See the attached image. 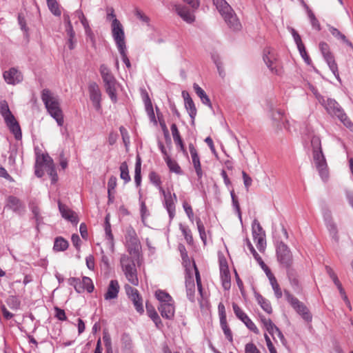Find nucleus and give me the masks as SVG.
<instances>
[{
    "label": "nucleus",
    "instance_id": "obj_1",
    "mask_svg": "<svg viewBox=\"0 0 353 353\" xmlns=\"http://www.w3.org/2000/svg\"><path fill=\"white\" fill-rule=\"evenodd\" d=\"M308 138L310 139L313 160L316 168L322 180L326 181L329 177V170L322 150L321 139L319 136L314 134L313 132L311 133L308 132Z\"/></svg>",
    "mask_w": 353,
    "mask_h": 353
},
{
    "label": "nucleus",
    "instance_id": "obj_2",
    "mask_svg": "<svg viewBox=\"0 0 353 353\" xmlns=\"http://www.w3.org/2000/svg\"><path fill=\"white\" fill-rule=\"evenodd\" d=\"M41 100L49 114L55 119L59 126H62L64 119L58 97L54 96L50 90L43 89L41 92Z\"/></svg>",
    "mask_w": 353,
    "mask_h": 353
},
{
    "label": "nucleus",
    "instance_id": "obj_3",
    "mask_svg": "<svg viewBox=\"0 0 353 353\" xmlns=\"http://www.w3.org/2000/svg\"><path fill=\"white\" fill-rule=\"evenodd\" d=\"M112 36L117 46L121 59L125 66H131L130 60L126 54L125 33L122 24L118 19L111 23Z\"/></svg>",
    "mask_w": 353,
    "mask_h": 353
},
{
    "label": "nucleus",
    "instance_id": "obj_4",
    "mask_svg": "<svg viewBox=\"0 0 353 353\" xmlns=\"http://www.w3.org/2000/svg\"><path fill=\"white\" fill-rule=\"evenodd\" d=\"M0 114L3 118L10 131L14 135L15 139H21L22 133L20 125L10 111L8 103L6 100L0 101Z\"/></svg>",
    "mask_w": 353,
    "mask_h": 353
},
{
    "label": "nucleus",
    "instance_id": "obj_5",
    "mask_svg": "<svg viewBox=\"0 0 353 353\" xmlns=\"http://www.w3.org/2000/svg\"><path fill=\"white\" fill-rule=\"evenodd\" d=\"M327 110V112L332 115H334L347 128L352 129L353 123L348 119L346 114L344 112L340 105L332 99H324V103H321Z\"/></svg>",
    "mask_w": 353,
    "mask_h": 353
},
{
    "label": "nucleus",
    "instance_id": "obj_6",
    "mask_svg": "<svg viewBox=\"0 0 353 353\" xmlns=\"http://www.w3.org/2000/svg\"><path fill=\"white\" fill-rule=\"evenodd\" d=\"M122 270L127 280L134 286L139 285V281L137 276V270L132 257L128 255H122L120 260Z\"/></svg>",
    "mask_w": 353,
    "mask_h": 353
},
{
    "label": "nucleus",
    "instance_id": "obj_7",
    "mask_svg": "<svg viewBox=\"0 0 353 353\" xmlns=\"http://www.w3.org/2000/svg\"><path fill=\"white\" fill-rule=\"evenodd\" d=\"M101 74L107 94L109 95L111 101L113 103L117 102V97L116 93V79L110 71L109 68H101Z\"/></svg>",
    "mask_w": 353,
    "mask_h": 353
},
{
    "label": "nucleus",
    "instance_id": "obj_8",
    "mask_svg": "<svg viewBox=\"0 0 353 353\" xmlns=\"http://www.w3.org/2000/svg\"><path fill=\"white\" fill-rule=\"evenodd\" d=\"M284 294L286 297L287 301L294 308V310L301 316V317L307 322L312 321V316L310 314L308 308L305 304L301 302L297 298L294 296L290 293L289 291L285 290Z\"/></svg>",
    "mask_w": 353,
    "mask_h": 353
},
{
    "label": "nucleus",
    "instance_id": "obj_9",
    "mask_svg": "<svg viewBox=\"0 0 353 353\" xmlns=\"http://www.w3.org/2000/svg\"><path fill=\"white\" fill-rule=\"evenodd\" d=\"M125 240L128 243V251L133 257H139L141 249L140 241L133 228L129 227L126 230Z\"/></svg>",
    "mask_w": 353,
    "mask_h": 353
},
{
    "label": "nucleus",
    "instance_id": "obj_10",
    "mask_svg": "<svg viewBox=\"0 0 353 353\" xmlns=\"http://www.w3.org/2000/svg\"><path fill=\"white\" fill-rule=\"evenodd\" d=\"M160 193L163 196V206L168 213L170 219L172 220L175 216L176 203L177 201L176 195L174 193L172 194L170 191H165L162 187H160Z\"/></svg>",
    "mask_w": 353,
    "mask_h": 353
},
{
    "label": "nucleus",
    "instance_id": "obj_11",
    "mask_svg": "<svg viewBox=\"0 0 353 353\" xmlns=\"http://www.w3.org/2000/svg\"><path fill=\"white\" fill-rule=\"evenodd\" d=\"M252 236L256 247L260 252L265 250L266 245L265 234L260 223L254 219L252 224Z\"/></svg>",
    "mask_w": 353,
    "mask_h": 353
},
{
    "label": "nucleus",
    "instance_id": "obj_12",
    "mask_svg": "<svg viewBox=\"0 0 353 353\" xmlns=\"http://www.w3.org/2000/svg\"><path fill=\"white\" fill-rule=\"evenodd\" d=\"M276 255L278 261L285 268H289L291 266L292 261V253L288 245L282 241L279 242L276 246Z\"/></svg>",
    "mask_w": 353,
    "mask_h": 353
},
{
    "label": "nucleus",
    "instance_id": "obj_13",
    "mask_svg": "<svg viewBox=\"0 0 353 353\" xmlns=\"http://www.w3.org/2000/svg\"><path fill=\"white\" fill-rule=\"evenodd\" d=\"M124 289L128 297L132 301L137 312L142 314L144 312L143 306V299L139 293V291L130 286L129 284L124 285Z\"/></svg>",
    "mask_w": 353,
    "mask_h": 353
},
{
    "label": "nucleus",
    "instance_id": "obj_14",
    "mask_svg": "<svg viewBox=\"0 0 353 353\" xmlns=\"http://www.w3.org/2000/svg\"><path fill=\"white\" fill-rule=\"evenodd\" d=\"M88 92L94 108L99 111L101 109V92L99 85L95 82H90L88 85Z\"/></svg>",
    "mask_w": 353,
    "mask_h": 353
},
{
    "label": "nucleus",
    "instance_id": "obj_15",
    "mask_svg": "<svg viewBox=\"0 0 353 353\" xmlns=\"http://www.w3.org/2000/svg\"><path fill=\"white\" fill-rule=\"evenodd\" d=\"M63 20L65 23V31L68 37L67 45L70 50H73L75 48L77 41L75 39V32L73 29L68 14H63Z\"/></svg>",
    "mask_w": 353,
    "mask_h": 353
},
{
    "label": "nucleus",
    "instance_id": "obj_16",
    "mask_svg": "<svg viewBox=\"0 0 353 353\" xmlns=\"http://www.w3.org/2000/svg\"><path fill=\"white\" fill-rule=\"evenodd\" d=\"M323 219L330 235L336 241L338 242L339 236L338 234V229L336 223L334 222L332 217L331 212L326 210L323 213Z\"/></svg>",
    "mask_w": 353,
    "mask_h": 353
},
{
    "label": "nucleus",
    "instance_id": "obj_17",
    "mask_svg": "<svg viewBox=\"0 0 353 353\" xmlns=\"http://www.w3.org/2000/svg\"><path fill=\"white\" fill-rule=\"evenodd\" d=\"M3 78L7 83L14 85L23 80V75L17 68H9L8 70L4 71Z\"/></svg>",
    "mask_w": 353,
    "mask_h": 353
},
{
    "label": "nucleus",
    "instance_id": "obj_18",
    "mask_svg": "<svg viewBox=\"0 0 353 353\" xmlns=\"http://www.w3.org/2000/svg\"><path fill=\"white\" fill-rule=\"evenodd\" d=\"M225 22L232 31H240L242 28L241 23L234 12V10L222 16Z\"/></svg>",
    "mask_w": 353,
    "mask_h": 353
},
{
    "label": "nucleus",
    "instance_id": "obj_19",
    "mask_svg": "<svg viewBox=\"0 0 353 353\" xmlns=\"http://www.w3.org/2000/svg\"><path fill=\"white\" fill-rule=\"evenodd\" d=\"M173 10H174L183 21L188 23H192L195 20L193 13L185 6L181 5H174Z\"/></svg>",
    "mask_w": 353,
    "mask_h": 353
},
{
    "label": "nucleus",
    "instance_id": "obj_20",
    "mask_svg": "<svg viewBox=\"0 0 353 353\" xmlns=\"http://www.w3.org/2000/svg\"><path fill=\"white\" fill-rule=\"evenodd\" d=\"M189 150L196 175L199 179H201L203 176V171L201 169L200 159L194 144L192 143H189Z\"/></svg>",
    "mask_w": 353,
    "mask_h": 353
},
{
    "label": "nucleus",
    "instance_id": "obj_21",
    "mask_svg": "<svg viewBox=\"0 0 353 353\" xmlns=\"http://www.w3.org/2000/svg\"><path fill=\"white\" fill-rule=\"evenodd\" d=\"M6 201V208L19 214L24 212L25 205L17 197L14 196H9Z\"/></svg>",
    "mask_w": 353,
    "mask_h": 353
},
{
    "label": "nucleus",
    "instance_id": "obj_22",
    "mask_svg": "<svg viewBox=\"0 0 353 353\" xmlns=\"http://www.w3.org/2000/svg\"><path fill=\"white\" fill-rule=\"evenodd\" d=\"M59 210L61 216L70 221L72 223L77 225L79 222V219L76 212L69 209L65 205L61 203L60 201L58 203Z\"/></svg>",
    "mask_w": 353,
    "mask_h": 353
},
{
    "label": "nucleus",
    "instance_id": "obj_23",
    "mask_svg": "<svg viewBox=\"0 0 353 353\" xmlns=\"http://www.w3.org/2000/svg\"><path fill=\"white\" fill-rule=\"evenodd\" d=\"M120 286L117 280H111L104 294L105 300L109 301L117 299Z\"/></svg>",
    "mask_w": 353,
    "mask_h": 353
},
{
    "label": "nucleus",
    "instance_id": "obj_24",
    "mask_svg": "<svg viewBox=\"0 0 353 353\" xmlns=\"http://www.w3.org/2000/svg\"><path fill=\"white\" fill-rule=\"evenodd\" d=\"M158 310L163 318L172 319L175 313L174 301L159 304Z\"/></svg>",
    "mask_w": 353,
    "mask_h": 353
},
{
    "label": "nucleus",
    "instance_id": "obj_25",
    "mask_svg": "<svg viewBox=\"0 0 353 353\" xmlns=\"http://www.w3.org/2000/svg\"><path fill=\"white\" fill-rule=\"evenodd\" d=\"M290 32L292 33V35L297 46V48L300 52L301 57L304 59L305 63L309 65L310 63V59L306 53L305 46L302 43L300 35L294 28H291Z\"/></svg>",
    "mask_w": 353,
    "mask_h": 353
},
{
    "label": "nucleus",
    "instance_id": "obj_26",
    "mask_svg": "<svg viewBox=\"0 0 353 353\" xmlns=\"http://www.w3.org/2000/svg\"><path fill=\"white\" fill-rule=\"evenodd\" d=\"M182 96L184 99L185 108L188 110L190 117L192 119V121H194L196 115V108L195 105L187 91H183Z\"/></svg>",
    "mask_w": 353,
    "mask_h": 353
},
{
    "label": "nucleus",
    "instance_id": "obj_27",
    "mask_svg": "<svg viewBox=\"0 0 353 353\" xmlns=\"http://www.w3.org/2000/svg\"><path fill=\"white\" fill-rule=\"evenodd\" d=\"M185 288L188 299L191 302L195 301V284L193 277L190 274L185 276Z\"/></svg>",
    "mask_w": 353,
    "mask_h": 353
},
{
    "label": "nucleus",
    "instance_id": "obj_28",
    "mask_svg": "<svg viewBox=\"0 0 353 353\" xmlns=\"http://www.w3.org/2000/svg\"><path fill=\"white\" fill-rule=\"evenodd\" d=\"M263 59L267 66H272L276 63V54L271 48H265L263 50Z\"/></svg>",
    "mask_w": 353,
    "mask_h": 353
},
{
    "label": "nucleus",
    "instance_id": "obj_29",
    "mask_svg": "<svg viewBox=\"0 0 353 353\" xmlns=\"http://www.w3.org/2000/svg\"><path fill=\"white\" fill-rule=\"evenodd\" d=\"M212 1L221 16L233 10L225 0H212Z\"/></svg>",
    "mask_w": 353,
    "mask_h": 353
},
{
    "label": "nucleus",
    "instance_id": "obj_30",
    "mask_svg": "<svg viewBox=\"0 0 353 353\" xmlns=\"http://www.w3.org/2000/svg\"><path fill=\"white\" fill-rule=\"evenodd\" d=\"M146 310H147V313H148L149 317L155 323V325L157 326V327L159 329L161 328L163 326V323H162V321H161L158 313L157 312V311L155 310L154 307L150 305H148L147 303L146 304Z\"/></svg>",
    "mask_w": 353,
    "mask_h": 353
},
{
    "label": "nucleus",
    "instance_id": "obj_31",
    "mask_svg": "<svg viewBox=\"0 0 353 353\" xmlns=\"http://www.w3.org/2000/svg\"><path fill=\"white\" fill-rule=\"evenodd\" d=\"M220 276L222 282V286L224 288V290H229L231 286V281L230 273L228 270V268L223 267V268H221V271H220Z\"/></svg>",
    "mask_w": 353,
    "mask_h": 353
},
{
    "label": "nucleus",
    "instance_id": "obj_32",
    "mask_svg": "<svg viewBox=\"0 0 353 353\" xmlns=\"http://www.w3.org/2000/svg\"><path fill=\"white\" fill-rule=\"evenodd\" d=\"M193 88L198 95V97L201 99L202 103L209 107H212V104L210 102V99L206 94L205 92L196 83H194Z\"/></svg>",
    "mask_w": 353,
    "mask_h": 353
},
{
    "label": "nucleus",
    "instance_id": "obj_33",
    "mask_svg": "<svg viewBox=\"0 0 353 353\" xmlns=\"http://www.w3.org/2000/svg\"><path fill=\"white\" fill-rule=\"evenodd\" d=\"M267 275L269 277V280L270 282V284L272 285V288L274 290L275 296L279 299H281L283 296L282 290L276 279L274 276L271 274V272L269 271L268 273H267Z\"/></svg>",
    "mask_w": 353,
    "mask_h": 353
},
{
    "label": "nucleus",
    "instance_id": "obj_34",
    "mask_svg": "<svg viewBox=\"0 0 353 353\" xmlns=\"http://www.w3.org/2000/svg\"><path fill=\"white\" fill-rule=\"evenodd\" d=\"M329 31L335 38H336L339 40H341L343 43L350 46L351 48H353V45L352 42H350L346 38V37L343 34H342L337 28L331 26L329 28Z\"/></svg>",
    "mask_w": 353,
    "mask_h": 353
},
{
    "label": "nucleus",
    "instance_id": "obj_35",
    "mask_svg": "<svg viewBox=\"0 0 353 353\" xmlns=\"http://www.w3.org/2000/svg\"><path fill=\"white\" fill-rule=\"evenodd\" d=\"M155 297L160 302V304L173 302L172 297L165 291L158 290L155 292Z\"/></svg>",
    "mask_w": 353,
    "mask_h": 353
},
{
    "label": "nucleus",
    "instance_id": "obj_36",
    "mask_svg": "<svg viewBox=\"0 0 353 353\" xmlns=\"http://www.w3.org/2000/svg\"><path fill=\"white\" fill-rule=\"evenodd\" d=\"M287 274L288 277L289 279V281L290 282V284L293 289L295 291H297L299 290V280L297 278V275L295 272V271L292 269L290 267L289 268H287Z\"/></svg>",
    "mask_w": 353,
    "mask_h": 353
},
{
    "label": "nucleus",
    "instance_id": "obj_37",
    "mask_svg": "<svg viewBox=\"0 0 353 353\" xmlns=\"http://www.w3.org/2000/svg\"><path fill=\"white\" fill-rule=\"evenodd\" d=\"M141 161L140 157H137V161L134 169V182L137 187L140 186L141 183Z\"/></svg>",
    "mask_w": 353,
    "mask_h": 353
},
{
    "label": "nucleus",
    "instance_id": "obj_38",
    "mask_svg": "<svg viewBox=\"0 0 353 353\" xmlns=\"http://www.w3.org/2000/svg\"><path fill=\"white\" fill-rule=\"evenodd\" d=\"M68 247V242L63 237H57L54 240L53 249L57 252L65 251Z\"/></svg>",
    "mask_w": 353,
    "mask_h": 353
},
{
    "label": "nucleus",
    "instance_id": "obj_39",
    "mask_svg": "<svg viewBox=\"0 0 353 353\" xmlns=\"http://www.w3.org/2000/svg\"><path fill=\"white\" fill-rule=\"evenodd\" d=\"M165 161L171 172L178 174H181L183 173L181 167L176 161L171 159L170 157H165Z\"/></svg>",
    "mask_w": 353,
    "mask_h": 353
},
{
    "label": "nucleus",
    "instance_id": "obj_40",
    "mask_svg": "<svg viewBox=\"0 0 353 353\" xmlns=\"http://www.w3.org/2000/svg\"><path fill=\"white\" fill-rule=\"evenodd\" d=\"M256 298L258 303L261 305L264 311H265L268 314H271L272 312V308L269 301L265 299L261 294H257Z\"/></svg>",
    "mask_w": 353,
    "mask_h": 353
},
{
    "label": "nucleus",
    "instance_id": "obj_41",
    "mask_svg": "<svg viewBox=\"0 0 353 353\" xmlns=\"http://www.w3.org/2000/svg\"><path fill=\"white\" fill-rule=\"evenodd\" d=\"M68 283L73 286L77 293L83 292L82 280L81 281L79 278L70 277L68 279Z\"/></svg>",
    "mask_w": 353,
    "mask_h": 353
},
{
    "label": "nucleus",
    "instance_id": "obj_42",
    "mask_svg": "<svg viewBox=\"0 0 353 353\" xmlns=\"http://www.w3.org/2000/svg\"><path fill=\"white\" fill-rule=\"evenodd\" d=\"M261 321L265 327V330L269 332L270 334L273 336L274 334V332L278 327H276L274 323L271 321L270 319H267L265 317H261Z\"/></svg>",
    "mask_w": 353,
    "mask_h": 353
},
{
    "label": "nucleus",
    "instance_id": "obj_43",
    "mask_svg": "<svg viewBox=\"0 0 353 353\" xmlns=\"http://www.w3.org/2000/svg\"><path fill=\"white\" fill-rule=\"evenodd\" d=\"M120 177L121 179L124 181L125 183H127L130 181L131 178L129 174L128 166L125 161L121 163L120 165Z\"/></svg>",
    "mask_w": 353,
    "mask_h": 353
},
{
    "label": "nucleus",
    "instance_id": "obj_44",
    "mask_svg": "<svg viewBox=\"0 0 353 353\" xmlns=\"http://www.w3.org/2000/svg\"><path fill=\"white\" fill-rule=\"evenodd\" d=\"M53 163V160L48 154H42L41 156H38L36 160L37 165L47 167L48 165H51Z\"/></svg>",
    "mask_w": 353,
    "mask_h": 353
},
{
    "label": "nucleus",
    "instance_id": "obj_45",
    "mask_svg": "<svg viewBox=\"0 0 353 353\" xmlns=\"http://www.w3.org/2000/svg\"><path fill=\"white\" fill-rule=\"evenodd\" d=\"M105 232L106 238L110 241L111 245L113 246L114 237L111 230V225L110 223V217L108 214L105 218Z\"/></svg>",
    "mask_w": 353,
    "mask_h": 353
},
{
    "label": "nucleus",
    "instance_id": "obj_46",
    "mask_svg": "<svg viewBox=\"0 0 353 353\" xmlns=\"http://www.w3.org/2000/svg\"><path fill=\"white\" fill-rule=\"evenodd\" d=\"M220 325H221V327L226 339L230 342H232L233 341L232 333L230 328L229 327V326L228 325L227 320L220 321Z\"/></svg>",
    "mask_w": 353,
    "mask_h": 353
},
{
    "label": "nucleus",
    "instance_id": "obj_47",
    "mask_svg": "<svg viewBox=\"0 0 353 353\" xmlns=\"http://www.w3.org/2000/svg\"><path fill=\"white\" fill-rule=\"evenodd\" d=\"M48 8L55 16H60L61 12L59 8V4L56 0H46Z\"/></svg>",
    "mask_w": 353,
    "mask_h": 353
},
{
    "label": "nucleus",
    "instance_id": "obj_48",
    "mask_svg": "<svg viewBox=\"0 0 353 353\" xmlns=\"http://www.w3.org/2000/svg\"><path fill=\"white\" fill-rule=\"evenodd\" d=\"M232 308L236 316L242 322L249 317L236 303H232Z\"/></svg>",
    "mask_w": 353,
    "mask_h": 353
},
{
    "label": "nucleus",
    "instance_id": "obj_49",
    "mask_svg": "<svg viewBox=\"0 0 353 353\" xmlns=\"http://www.w3.org/2000/svg\"><path fill=\"white\" fill-rule=\"evenodd\" d=\"M306 12L312 28L318 31L321 30V25L312 10L310 9Z\"/></svg>",
    "mask_w": 353,
    "mask_h": 353
},
{
    "label": "nucleus",
    "instance_id": "obj_50",
    "mask_svg": "<svg viewBox=\"0 0 353 353\" xmlns=\"http://www.w3.org/2000/svg\"><path fill=\"white\" fill-rule=\"evenodd\" d=\"M247 246L252 254L253 255L254 258L258 261V263L261 265V267L265 266V263L263 262L261 257L259 256V254L256 252L254 248L253 247L252 244L250 241L249 239H247Z\"/></svg>",
    "mask_w": 353,
    "mask_h": 353
},
{
    "label": "nucleus",
    "instance_id": "obj_51",
    "mask_svg": "<svg viewBox=\"0 0 353 353\" xmlns=\"http://www.w3.org/2000/svg\"><path fill=\"white\" fill-rule=\"evenodd\" d=\"M7 305L12 310H18L21 305V301L15 296H10L6 301Z\"/></svg>",
    "mask_w": 353,
    "mask_h": 353
},
{
    "label": "nucleus",
    "instance_id": "obj_52",
    "mask_svg": "<svg viewBox=\"0 0 353 353\" xmlns=\"http://www.w3.org/2000/svg\"><path fill=\"white\" fill-rule=\"evenodd\" d=\"M82 283L83 288V292L86 290L88 292L91 293L94 290V285L90 278L88 276H83Z\"/></svg>",
    "mask_w": 353,
    "mask_h": 353
},
{
    "label": "nucleus",
    "instance_id": "obj_53",
    "mask_svg": "<svg viewBox=\"0 0 353 353\" xmlns=\"http://www.w3.org/2000/svg\"><path fill=\"white\" fill-rule=\"evenodd\" d=\"M46 171L48 174L50 175L52 179V182L56 183L58 180V176L56 171V169L54 168V163H51V165H48L47 167H46Z\"/></svg>",
    "mask_w": 353,
    "mask_h": 353
},
{
    "label": "nucleus",
    "instance_id": "obj_54",
    "mask_svg": "<svg viewBox=\"0 0 353 353\" xmlns=\"http://www.w3.org/2000/svg\"><path fill=\"white\" fill-rule=\"evenodd\" d=\"M180 229L186 241L190 244L192 243L193 242V238L191 230L188 228L183 227L182 225H180Z\"/></svg>",
    "mask_w": 353,
    "mask_h": 353
},
{
    "label": "nucleus",
    "instance_id": "obj_55",
    "mask_svg": "<svg viewBox=\"0 0 353 353\" xmlns=\"http://www.w3.org/2000/svg\"><path fill=\"white\" fill-rule=\"evenodd\" d=\"M230 195H231V198H232V201L233 207L234 208L236 212L238 214V216H239V219H241V210H240L239 203L237 198L236 197V195L234 194V191L233 190L230 192Z\"/></svg>",
    "mask_w": 353,
    "mask_h": 353
},
{
    "label": "nucleus",
    "instance_id": "obj_56",
    "mask_svg": "<svg viewBox=\"0 0 353 353\" xmlns=\"http://www.w3.org/2000/svg\"><path fill=\"white\" fill-rule=\"evenodd\" d=\"M145 110L150 116V118L154 119V113L152 105V102L148 97V95H146V99H145Z\"/></svg>",
    "mask_w": 353,
    "mask_h": 353
},
{
    "label": "nucleus",
    "instance_id": "obj_57",
    "mask_svg": "<svg viewBox=\"0 0 353 353\" xmlns=\"http://www.w3.org/2000/svg\"><path fill=\"white\" fill-rule=\"evenodd\" d=\"M149 177L150 181L156 186H157L159 188V190H160V187H161V181L159 175L154 172H152L150 173Z\"/></svg>",
    "mask_w": 353,
    "mask_h": 353
},
{
    "label": "nucleus",
    "instance_id": "obj_58",
    "mask_svg": "<svg viewBox=\"0 0 353 353\" xmlns=\"http://www.w3.org/2000/svg\"><path fill=\"white\" fill-rule=\"evenodd\" d=\"M194 268L195 270V277H196L197 288H198L200 295L201 296H203V288H202V284H201V279L199 272L195 263H194Z\"/></svg>",
    "mask_w": 353,
    "mask_h": 353
},
{
    "label": "nucleus",
    "instance_id": "obj_59",
    "mask_svg": "<svg viewBox=\"0 0 353 353\" xmlns=\"http://www.w3.org/2000/svg\"><path fill=\"white\" fill-rule=\"evenodd\" d=\"M245 326L251 331L254 332L255 334H259V330L254 323V322L248 317L245 321L243 322Z\"/></svg>",
    "mask_w": 353,
    "mask_h": 353
},
{
    "label": "nucleus",
    "instance_id": "obj_60",
    "mask_svg": "<svg viewBox=\"0 0 353 353\" xmlns=\"http://www.w3.org/2000/svg\"><path fill=\"white\" fill-rule=\"evenodd\" d=\"M323 57L328 66L336 65L334 57L331 51L328 52L327 54H323Z\"/></svg>",
    "mask_w": 353,
    "mask_h": 353
},
{
    "label": "nucleus",
    "instance_id": "obj_61",
    "mask_svg": "<svg viewBox=\"0 0 353 353\" xmlns=\"http://www.w3.org/2000/svg\"><path fill=\"white\" fill-rule=\"evenodd\" d=\"M183 208L189 219L191 221H193L194 213L191 205H189L186 201H185L183 203Z\"/></svg>",
    "mask_w": 353,
    "mask_h": 353
},
{
    "label": "nucleus",
    "instance_id": "obj_62",
    "mask_svg": "<svg viewBox=\"0 0 353 353\" xmlns=\"http://www.w3.org/2000/svg\"><path fill=\"white\" fill-rule=\"evenodd\" d=\"M119 131L121 132L123 143L127 147L128 143H130V137L128 135V131L123 126H121L119 128Z\"/></svg>",
    "mask_w": 353,
    "mask_h": 353
},
{
    "label": "nucleus",
    "instance_id": "obj_63",
    "mask_svg": "<svg viewBox=\"0 0 353 353\" xmlns=\"http://www.w3.org/2000/svg\"><path fill=\"white\" fill-rule=\"evenodd\" d=\"M245 353H261L256 346L252 343H247L245 346Z\"/></svg>",
    "mask_w": 353,
    "mask_h": 353
},
{
    "label": "nucleus",
    "instance_id": "obj_64",
    "mask_svg": "<svg viewBox=\"0 0 353 353\" xmlns=\"http://www.w3.org/2000/svg\"><path fill=\"white\" fill-rule=\"evenodd\" d=\"M170 130L172 132V134L173 137L174 141H179L181 139L179 131L177 128V126L175 123H172L170 127Z\"/></svg>",
    "mask_w": 353,
    "mask_h": 353
}]
</instances>
